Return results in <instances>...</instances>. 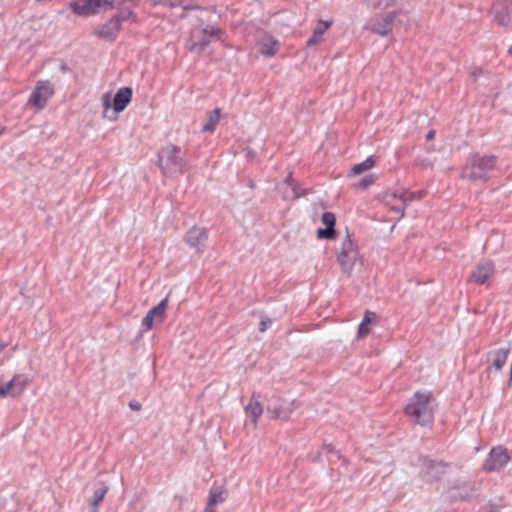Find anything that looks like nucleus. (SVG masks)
<instances>
[{"mask_svg":"<svg viewBox=\"0 0 512 512\" xmlns=\"http://www.w3.org/2000/svg\"><path fill=\"white\" fill-rule=\"evenodd\" d=\"M405 413L414 424L430 425L434 419L431 396L426 392H416L405 407Z\"/></svg>","mask_w":512,"mask_h":512,"instance_id":"1","label":"nucleus"},{"mask_svg":"<svg viewBox=\"0 0 512 512\" xmlns=\"http://www.w3.org/2000/svg\"><path fill=\"white\" fill-rule=\"evenodd\" d=\"M158 164L165 175L182 173L188 161L186 153L178 146L170 144L158 152Z\"/></svg>","mask_w":512,"mask_h":512,"instance_id":"2","label":"nucleus"},{"mask_svg":"<svg viewBox=\"0 0 512 512\" xmlns=\"http://www.w3.org/2000/svg\"><path fill=\"white\" fill-rule=\"evenodd\" d=\"M495 162L494 156L473 155L467 160L461 176L471 181L487 180L495 167Z\"/></svg>","mask_w":512,"mask_h":512,"instance_id":"3","label":"nucleus"},{"mask_svg":"<svg viewBox=\"0 0 512 512\" xmlns=\"http://www.w3.org/2000/svg\"><path fill=\"white\" fill-rule=\"evenodd\" d=\"M221 33L219 28L213 26L195 27L186 41V48L191 53L201 54L212 41L220 39Z\"/></svg>","mask_w":512,"mask_h":512,"instance_id":"4","label":"nucleus"},{"mask_svg":"<svg viewBox=\"0 0 512 512\" xmlns=\"http://www.w3.org/2000/svg\"><path fill=\"white\" fill-rule=\"evenodd\" d=\"M426 196V191L410 192L402 190L399 192H387L384 197V203L391 208L395 213L403 218L405 215V208L414 200H420Z\"/></svg>","mask_w":512,"mask_h":512,"instance_id":"5","label":"nucleus"},{"mask_svg":"<svg viewBox=\"0 0 512 512\" xmlns=\"http://www.w3.org/2000/svg\"><path fill=\"white\" fill-rule=\"evenodd\" d=\"M337 259L343 272L350 274L358 260V250L349 234H347L346 238L342 242L341 250L338 253Z\"/></svg>","mask_w":512,"mask_h":512,"instance_id":"6","label":"nucleus"},{"mask_svg":"<svg viewBox=\"0 0 512 512\" xmlns=\"http://www.w3.org/2000/svg\"><path fill=\"white\" fill-rule=\"evenodd\" d=\"M130 12H123L120 16L111 18L109 21L97 27L94 34L104 40L113 41L120 30L121 22L128 19Z\"/></svg>","mask_w":512,"mask_h":512,"instance_id":"7","label":"nucleus"},{"mask_svg":"<svg viewBox=\"0 0 512 512\" xmlns=\"http://www.w3.org/2000/svg\"><path fill=\"white\" fill-rule=\"evenodd\" d=\"M131 99L132 89L130 87H122L116 92L112 104L110 103L108 95H104L103 106L105 110L113 108L115 112L119 113L127 107Z\"/></svg>","mask_w":512,"mask_h":512,"instance_id":"8","label":"nucleus"},{"mask_svg":"<svg viewBox=\"0 0 512 512\" xmlns=\"http://www.w3.org/2000/svg\"><path fill=\"white\" fill-rule=\"evenodd\" d=\"M510 458L507 448L502 446L495 447L490 451L484 467L488 471L500 470L510 461Z\"/></svg>","mask_w":512,"mask_h":512,"instance_id":"9","label":"nucleus"},{"mask_svg":"<svg viewBox=\"0 0 512 512\" xmlns=\"http://www.w3.org/2000/svg\"><path fill=\"white\" fill-rule=\"evenodd\" d=\"M293 403H288L276 396L271 397L267 404V413L272 418L286 420L289 418L293 408Z\"/></svg>","mask_w":512,"mask_h":512,"instance_id":"10","label":"nucleus"},{"mask_svg":"<svg viewBox=\"0 0 512 512\" xmlns=\"http://www.w3.org/2000/svg\"><path fill=\"white\" fill-rule=\"evenodd\" d=\"M448 464L425 458L422 464L421 475L427 482L438 480L445 473Z\"/></svg>","mask_w":512,"mask_h":512,"instance_id":"11","label":"nucleus"},{"mask_svg":"<svg viewBox=\"0 0 512 512\" xmlns=\"http://www.w3.org/2000/svg\"><path fill=\"white\" fill-rule=\"evenodd\" d=\"M495 271L494 263L490 260L480 262L471 272L468 281L475 284H486Z\"/></svg>","mask_w":512,"mask_h":512,"instance_id":"12","label":"nucleus"},{"mask_svg":"<svg viewBox=\"0 0 512 512\" xmlns=\"http://www.w3.org/2000/svg\"><path fill=\"white\" fill-rule=\"evenodd\" d=\"M53 95V87L48 81H39L34 89L29 102L41 109Z\"/></svg>","mask_w":512,"mask_h":512,"instance_id":"13","label":"nucleus"},{"mask_svg":"<svg viewBox=\"0 0 512 512\" xmlns=\"http://www.w3.org/2000/svg\"><path fill=\"white\" fill-rule=\"evenodd\" d=\"M29 379L25 375H16L4 385H0V397L17 396L28 385Z\"/></svg>","mask_w":512,"mask_h":512,"instance_id":"14","label":"nucleus"},{"mask_svg":"<svg viewBox=\"0 0 512 512\" xmlns=\"http://www.w3.org/2000/svg\"><path fill=\"white\" fill-rule=\"evenodd\" d=\"M396 16V12H389L386 15L376 17L371 23V31L381 36H386L392 31Z\"/></svg>","mask_w":512,"mask_h":512,"instance_id":"15","label":"nucleus"},{"mask_svg":"<svg viewBox=\"0 0 512 512\" xmlns=\"http://www.w3.org/2000/svg\"><path fill=\"white\" fill-rule=\"evenodd\" d=\"M512 0H505L493 5L492 11L494 21L501 26H507L512 23Z\"/></svg>","mask_w":512,"mask_h":512,"instance_id":"16","label":"nucleus"},{"mask_svg":"<svg viewBox=\"0 0 512 512\" xmlns=\"http://www.w3.org/2000/svg\"><path fill=\"white\" fill-rule=\"evenodd\" d=\"M207 239V232L204 228L192 227L185 236L186 243L197 251L201 250Z\"/></svg>","mask_w":512,"mask_h":512,"instance_id":"17","label":"nucleus"},{"mask_svg":"<svg viewBox=\"0 0 512 512\" xmlns=\"http://www.w3.org/2000/svg\"><path fill=\"white\" fill-rule=\"evenodd\" d=\"M321 220H322V223L326 226V228L318 229L317 237L319 239H334L335 235H336L335 228H334L335 223H336L335 215L331 212H325L322 215Z\"/></svg>","mask_w":512,"mask_h":512,"instance_id":"18","label":"nucleus"},{"mask_svg":"<svg viewBox=\"0 0 512 512\" xmlns=\"http://www.w3.org/2000/svg\"><path fill=\"white\" fill-rule=\"evenodd\" d=\"M226 491L220 486H213L209 491V498L205 512H213V507L225 501Z\"/></svg>","mask_w":512,"mask_h":512,"instance_id":"19","label":"nucleus"},{"mask_svg":"<svg viewBox=\"0 0 512 512\" xmlns=\"http://www.w3.org/2000/svg\"><path fill=\"white\" fill-rule=\"evenodd\" d=\"M509 353V347L499 348L490 353L489 356L492 361V365L495 367L496 370H501L503 368L508 359Z\"/></svg>","mask_w":512,"mask_h":512,"instance_id":"20","label":"nucleus"},{"mask_svg":"<svg viewBox=\"0 0 512 512\" xmlns=\"http://www.w3.org/2000/svg\"><path fill=\"white\" fill-rule=\"evenodd\" d=\"M70 7L73 12L79 16L95 14L91 0H75L70 4Z\"/></svg>","mask_w":512,"mask_h":512,"instance_id":"21","label":"nucleus"},{"mask_svg":"<svg viewBox=\"0 0 512 512\" xmlns=\"http://www.w3.org/2000/svg\"><path fill=\"white\" fill-rule=\"evenodd\" d=\"M246 414L252 418L254 424H257L259 417L263 413V407L260 401L255 397V394L251 397L250 402L245 407Z\"/></svg>","mask_w":512,"mask_h":512,"instance_id":"22","label":"nucleus"},{"mask_svg":"<svg viewBox=\"0 0 512 512\" xmlns=\"http://www.w3.org/2000/svg\"><path fill=\"white\" fill-rule=\"evenodd\" d=\"M332 22L319 21L317 28L313 31L312 36L307 41L308 46L315 45L321 41L324 32L331 26Z\"/></svg>","mask_w":512,"mask_h":512,"instance_id":"23","label":"nucleus"},{"mask_svg":"<svg viewBox=\"0 0 512 512\" xmlns=\"http://www.w3.org/2000/svg\"><path fill=\"white\" fill-rule=\"evenodd\" d=\"M221 117V110L219 108H216L209 112L208 114V120L203 125L202 131L203 132H213L215 130V127L220 121Z\"/></svg>","mask_w":512,"mask_h":512,"instance_id":"24","label":"nucleus"},{"mask_svg":"<svg viewBox=\"0 0 512 512\" xmlns=\"http://www.w3.org/2000/svg\"><path fill=\"white\" fill-rule=\"evenodd\" d=\"M277 41L270 36H267L263 42L260 43V53L265 56H273L277 51Z\"/></svg>","mask_w":512,"mask_h":512,"instance_id":"25","label":"nucleus"},{"mask_svg":"<svg viewBox=\"0 0 512 512\" xmlns=\"http://www.w3.org/2000/svg\"><path fill=\"white\" fill-rule=\"evenodd\" d=\"M168 300L167 298L163 299L158 305L150 309L151 316L155 318L156 322H162L165 318V312L167 309Z\"/></svg>","mask_w":512,"mask_h":512,"instance_id":"26","label":"nucleus"},{"mask_svg":"<svg viewBox=\"0 0 512 512\" xmlns=\"http://www.w3.org/2000/svg\"><path fill=\"white\" fill-rule=\"evenodd\" d=\"M375 165V160L372 157H368L361 163L354 165L349 173L350 176L359 175Z\"/></svg>","mask_w":512,"mask_h":512,"instance_id":"27","label":"nucleus"},{"mask_svg":"<svg viewBox=\"0 0 512 512\" xmlns=\"http://www.w3.org/2000/svg\"><path fill=\"white\" fill-rule=\"evenodd\" d=\"M375 317H376V315L373 312L367 311L365 313L364 318L358 328V336L359 337H363L369 333L368 325L373 322Z\"/></svg>","mask_w":512,"mask_h":512,"instance_id":"28","label":"nucleus"},{"mask_svg":"<svg viewBox=\"0 0 512 512\" xmlns=\"http://www.w3.org/2000/svg\"><path fill=\"white\" fill-rule=\"evenodd\" d=\"M107 492H108L107 486H104L94 492L93 499L91 500V506H92L91 512H98V505L103 501Z\"/></svg>","mask_w":512,"mask_h":512,"instance_id":"29","label":"nucleus"},{"mask_svg":"<svg viewBox=\"0 0 512 512\" xmlns=\"http://www.w3.org/2000/svg\"><path fill=\"white\" fill-rule=\"evenodd\" d=\"M94 13L97 14L101 11H107L113 8L112 0H91Z\"/></svg>","mask_w":512,"mask_h":512,"instance_id":"30","label":"nucleus"},{"mask_svg":"<svg viewBox=\"0 0 512 512\" xmlns=\"http://www.w3.org/2000/svg\"><path fill=\"white\" fill-rule=\"evenodd\" d=\"M366 1H367L368 5L375 7V8L390 7L394 3V0H366Z\"/></svg>","mask_w":512,"mask_h":512,"instance_id":"31","label":"nucleus"},{"mask_svg":"<svg viewBox=\"0 0 512 512\" xmlns=\"http://www.w3.org/2000/svg\"><path fill=\"white\" fill-rule=\"evenodd\" d=\"M164 2L168 3L171 6H181L184 9L192 8V2L191 0H163Z\"/></svg>","mask_w":512,"mask_h":512,"instance_id":"32","label":"nucleus"},{"mask_svg":"<svg viewBox=\"0 0 512 512\" xmlns=\"http://www.w3.org/2000/svg\"><path fill=\"white\" fill-rule=\"evenodd\" d=\"M502 507H504V504L500 499L498 502H489L488 506L483 508L482 512H499Z\"/></svg>","mask_w":512,"mask_h":512,"instance_id":"33","label":"nucleus"},{"mask_svg":"<svg viewBox=\"0 0 512 512\" xmlns=\"http://www.w3.org/2000/svg\"><path fill=\"white\" fill-rule=\"evenodd\" d=\"M155 318L151 316L150 312L146 314V316L142 319V327L144 331H148L152 329Z\"/></svg>","mask_w":512,"mask_h":512,"instance_id":"34","label":"nucleus"},{"mask_svg":"<svg viewBox=\"0 0 512 512\" xmlns=\"http://www.w3.org/2000/svg\"><path fill=\"white\" fill-rule=\"evenodd\" d=\"M374 183V177L372 175H367L365 177H363L359 183L355 184V187H358V188H367L369 187L370 185H372Z\"/></svg>","mask_w":512,"mask_h":512,"instance_id":"35","label":"nucleus"},{"mask_svg":"<svg viewBox=\"0 0 512 512\" xmlns=\"http://www.w3.org/2000/svg\"><path fill=\"white\" fill-rule=\"evenodd\" d=\"M271 324H272V320L270 318L263 317L260 322L259 330L261 332H265L271 326Z\"/></svg>","mask_w":512,"mask_h":512,"instance_id":"36","label":"nucleus"},{"mask_svg":"<svg viewBox=\"0 0 512 512\" xmlns=\"http://www.w3.org/2000/svg\"><path fill=\"white\" fill-rule=\"evenodd\" d=\"M129 407L132 409V410H135V411H139L141 409V404L139 402H136V401H131L129 403Z\"/></svg>","mask_w":512,"mask_h":512,"instance_id":"37","label":"nucleus"},{"mask_svg":"<svg viewBox=\"0 0 512 512\" xmlns=\"http://www.w3.org/2000/svg\"><path fill=\"white\" fill-rule=\"evenodd\" d=\"M286 182H287V184H288L289 186H291L292 194H293L292 196H293V197H297V196H296V194H295L294 188H293V186H292V174H291V173L287 176V178H286Z\"/></svg>","mask_w":512,"mask_h":512,"instance_id":"38","label":"nucleus"},{"mask_svg":"<svg viewBox=\"0 0 512 512\" xmlns=\"http://www.w3.org/2000/svg\"><path fill=\"white\" fill-rule=\"evenodd\" d=\"M420 166H421L422 168L432 167V163H431L430 161H428V160H422V161L420 162Z\"/></svg>","mask_w":512,"mask_h":512,"instance_id":"39","label":"nucleus"},{"mask_svg":"<svg viewBox=\"0 0 512 512\" xmlns=\"http://www.w3.org/2000/svg\"><path fill=\"white\" fill-rule=\"evenodd\" d=\"M435 136V131L433 130H430L427 134H426V139L427 140H432Z\"/></svg>","mask_w":512,"mask_h":512,"instance_id":"40","label":"nucleus"},{"mask_svg":"<svg viewBox=\"0 0 512 512\" xmlns=\"http://www.w3.org/2000/svg\"><path fill=\"white\" fill-rule=\"evenodd\" d=\"M4 349V345L0 344V352Z\"/></svg>","mask_w":512,"mask_h":512,"instance_id":"41","label":"nucleus"},{"mask_svg":"<svg viewBox=\"0 0 512 512\" xmlns=\"http://www.w3.org/2000/svg\"><path fill=\"white\" fill-rule=\"evenodd\" d=\"M510 5H512V1H511V4H510Z\"/></svg>","mask_w":512,"mask_h":512,"instance_id":"42","label":"nucleus"}]
</instances>
